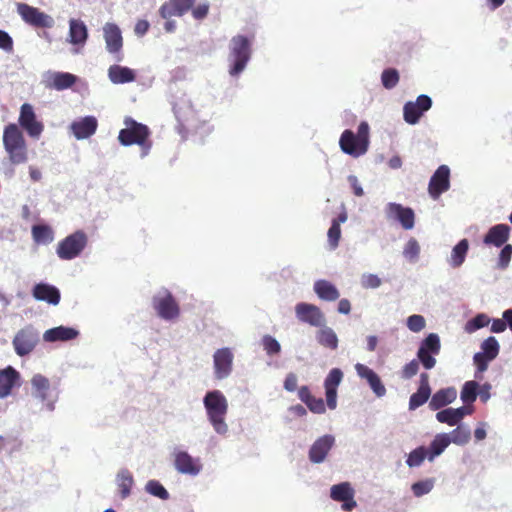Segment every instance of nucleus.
Returning a JSON list of instances; mask_svg holds the SVG:
<instances>
[{
	"label": "nucleus",
	"instance_id": "nucleus-61",
	"mask_svg": "<svg viewBox=\"0 0 512 512\" xmlns=\"http://www.w3.org/2000/svg\"><path fill=\"white\" fill-rule=\"evenodd\" d=\"M13 41L12 38L3 30H0V48L5 51L12 50Z\"/></svg>",
	"mask_w": 512,
	"mask_h": 512
},
{
	"label": "nucleus",
	"instance_id": "nucleus-24",
	"mask_svg": "<svg viewBox=\"0 0 512 512\" xmlns=\"http://www.w3.org/2000/svg\"><path fill=\"white\" fill-rule=\"evenodd\" d=\"M20 385V375L11 366L0 371V398L10 395L15 386Z\"/></svg>",
	"mask_w": 512,
	"mask_h": 512
},
{
	"label": "nucleus",
	"instance_id": "nucleus-60",
	"mask_svg": "<svg viewBox=\"0 0 512 512\" xmlns=\"http://www.w3.org/2000/svg\"><path fill=\"white\" fill-rule=\"evenodd\" d=\"M297 376L294 373L287 374L285 380H284V388L285 390L289 392H294L297 388Z\"/></svg>",
	"mask_w": 512,
	"mask_h": 512
},
{
	"label": "nucleus",
	"instance_id": "nucleus-27",
	"mask_svg": "<svg viewBox=\"0 0 512 512\" xmlns=\"http://www.w3.org/2000/svg\"><path fill=\"white\" fill-rule=\"evenodd\" d=\"M108 78L113 84H125L135 81L136 73L129 67L114 64L108 69Z\"/></svg>",
	"mask_w": 512,
	"mask_h": 512
},
{
	"label": "nucleus",
	"instance_id": "nucleus-34",
	"mask_svg": "<svg viewBox=\"0 0 512 512\" xmlns=\"http://www.w3.org/2000/svg\"><path fill=\"white\" fill-rule=\"evenodd\" d=\"M451 443L450 436L447 433L437 434L432 440L428 450V459L433 461L435 457L439 456Z\"/></svg>",
	"mask_w": 512,
	"mask_h": 512
},
{
	"label": "nucleus",
	"instance_id": "nucleus-4",
	"mask_svg": "<svg viewBox=\"0 0 512 512\" xmlns=\"http://www.w3.org/2000/svg\"><path fill=\"white\" fill-rule=\"evenodd\" d=\"M251 57V42L243 36L237 35L231 39L230 60L232 65L229 73L231 76L239 75L246 67Z\"/></svg>",
	"mask_w": 512,
	"mask_h": 512
},
{
	"label": "nucleus",
	"instance_id": "nucleus-28",
	"mask_svg": "<svg viewBox=\"0 0 512 512\" xmlns=\"http://www.w3.org/2000/svg\"><path fill=\"white\" fill-rule=\"evenodd\" d=\"M509 232L508 225L497 224L489 229L484 237V243L500 247L509 239Z\"/></svg>",
	"mask_w": 512,
	"mask_h": 512
},
{
	"label": "nucleus",
	"instance_id": "nucleus-31",
	"mask_svg": "<svg viewBox=\"0 0 512 512\" xmlns=\"http://www.w3.org/2000/svg\"><path fill=\"white\" fill-rule=\"evenodd\" d=\"M69 26L70 42L74 45H84L88 37L87 27L84 22L72 19L69 22Z\"/></svg>",
	"mask_w": 512,
	"mask_h": 512
},
{
	"label": "nucleus",
	"instance_id": "nucleus-53",
	"mask_svg": "<svg viewBox=\"0 0 512 512\" xmlns=\"http://www.w3.org/2000/svg\"><path fill=\"white\" fill-rule=\"evenodd\" d=\"M54 25V20L51 16L40 12L34 8V26L50 28Z\"/></svg>",
	"mask_w": 512,
	"mask_h": 512
},
{
	"label": "nucleus",
	"instance_id": "nucleus-57",
	"mask_svg": "<svg viewBox=\"0 0 512 512\" xmlns=\"http://www.w3.org/2000/svg\"><path fill=\"white\" fill-rule=\"evenodd\" d=\"M492 360L493 359H490L489 356L485 355L482 352L476 353L473 357L474 364L476 365L478 371H480V372L486 371L488 368L489 362Z\"/></svg>",
	"mask_w": 512,
	"mask_h": 512
},
{
	"label": "nucleus",
	"instance_id": "nucleus-25",
	"mask_svg": "<svg viewBox=\"0 0 512 512\" xmlns=\"http://www.w3.org/2000/svg\"><path fill=\"white\" fill-rule=\"evenodd\" d=\"M79 331L72 327L58 326L48 329L43 334V340L45 342H66L77 338Z\"/></svg>",
	"mask_w": 512,
	"mask_h": 512
},
{
	"label": "nucleus",
	"instance_id": "nucleus-48",
	"mask_svg": "<svg viewBox=\"0 0 512 512\" xmlns=\"http://www.w3.org/2000/svg\"><path fill=\"white\" fill-rule=\"evenodd\" d=\"M328 243L331 249H336L339 245L341 237V228L339 227V221H332V224L327 233Z\"/></svg>",
	"mask_w": 512,
	"mask_h": 512
},
{
	"label": "nucleus",
	"instance_id": "nucleus-16",
	"mask_svg": "<svg viewBox=\"0 0 512 512\" xmlns=\"http://www.w3.org/2000/svg\"><path fill=\"white\" fill-rule=\"evenodd\" d=\"M196 0H169L161 5L159 14L163 19L181 17L192 9Z\"/></svg>",
	"mask_w": 512,
	"mask_h": 512
},
{
	"label": "nucleus",
	"instance_id": "nucleus-37",
	"mask_svg": "<svg viewBox=\"0 0 512 512\" xmlns=\"http://www.w3.org/2000/svg\"><path fill=\"white\" fill-rule=\"evenodd\" d=\"M133 484L134 479L129 470L123 469L118 473L117 486L122 499H125L130 495Z\"/></svg>",
	"mask_w": 512,
	"mask_h": 512
},
{
	"label": "nucleus",
	"instance_id": "nucleus-63",
	"mask_svg": "<svg viewBox=\"0 0 512 512\" xmlns=\"http://www.w3.org/2000/svg\"><path fill=\"white\" fill-rule=\"evenodd\" d=\"M348 181H349V183L351 185V188L353 189V193L356 196H358V197L363 196L364 191H363V189H362V187H361V185H360V183L358 181V178L356 176H354V175H350L348 177Z\"/></svg>",
	"mask_w": 512,
	"mask_h": 512
},
{
	"label": "nucleus",
	"instance_id": "nucleus-30",
	"mask_svg": "<svg viewBox=\"0 0 512 512\" xmlns=\"http://www.w3.org/2000/svg\"><path fill=\"white\" fill-rule=\"evenodd\" d=\"M457 396L455 388H446L438 390L431 398L429 407L432 410H439L444 406L452 403Z\"/></svg>",
	"mask_w": 512,
	"mask_h": 512
},
{
	"label": "nucleus",
	"instance_id": "nucleus-26",
	"mask_svg": "<svg viewBox=\"0 0 512 512\" xmlns=\"http://www.w3.org/2000/svg\"><path fill=\"white\" fill-rule=\"evenodd\" d=\"M34 298L55 306L59 304L61 295L59 289L55 286L39 283L34 286Z\"/></svg>",
	"mask_w": 512,
	"mask_h": 512
},
{
	"label": "nucleus",
	"instance_id": "nucleus-18",
	"mask_svg": "<svg viewBox=\"0 0 512 512\" xmlns=\"http://www.w3.org/2000/svg\"><path fill=\"white\" fill-rule=\"evenodd\" d=\"M387 214L389 217L399 221L406 230H410L414 227L415 214L409 207H403L401 204L397 203H389L387 206Z\"/></svg>",
	"mask_w": 512,
	"mask_h": 512
},
{
	"label": "nucleus",
	"instance_id": "nucleus-9",
	"mask_svg": "<svg viewBox=\"0 0 512 512\" xmlns=\"http://www.w3.org/2000/svg\"><path fill=\"white\" fill-rule=\"evenodd\" d=\"M103 37L106 44V50L113 56L116 62L124 59L122 32L117 24L106 23L103 26Z\"/></svg>",
	"mask_w": 512,
	"mask_h": 512
},
{
	"label": "nucleus",
	"instance_id": "nucleus-23",
	"mask_svg": "<svg viewBox=\"0 0 512 512\" xmlns=\"http://www.w3.org/2000/svg\"><path fill=\"white\" fill-rule=\"evenodd\" d=\"M98 127L97 119L94 116H86L78 121H74L70 128L76 139H86L92 136Z\"/></svg>",
	"mask_w": 512,
	"mask_h": 512
},
{
	"label": "nucleus",
	"instance_id": "nucleus-2",
	"mask_svg": "<svg viewBox=\"0 0 512 512\" xmlns=\"http://www.w3.org/2000/svg\"><path fill=\"white\" fill-rule=\"evenodd\" d=\"M126 128L121 129L118 135V140L123 146L139 145L142 150V157L148 155L152 146L149 140L150 130L141 123L136 122L130 117L124 121Z\"/></svg>",
	"mask_w": 512,
	"mask_h": 512
},
{
	"label": "nucleus",
	"instance_id": "nucleus-46",
	"mask_svg": "<svg viewBox=\"0 0 512 512\" xmlns=\"http://www.w3.org/2000/svg\"><path fill=\"white\" fill-rule=\"evenodd\" d=\"M146 491L153 496H156L162 500H167L169 498L168 491L164 488V486L157 480H150L146 484Z\"/></svg>",
	"mask_w": 512,
	"mask_h": 512
},
{
	"label": "nucleus",
	"instance_id": "nucleus-40",
	"mask_svg": "<svg viewBox=\"0 0 512 512\" xmlns=\"http://www.w3.org/2000/svg\"><path fill=\"white\" fill-rule=\"evenodd\" d=\"M451 443L456 445H465L471 438V432L468 428L458 426L450 434Z\"/></svg>",
	"mask_w": 512,
	"mask_h": 512
},
{
	"label": "nucleus",
	"instance_id": "nucleus-21",
	"mask_svg": "<svg viewBox=\"0 0 512 512\" xmlns=\"http://www.w3.org/2000/svg\"><path fill=\"white\" fill-rule=\"evenodd\" d=\"M355 369L360 378L366 379L370 388L378 397H382L385 395L386 388L376 372H374L371 368L361 363H357L355 365Z\"/></svg>",
	"mask_w": 512,
	"mask_h": 512
},
{
	"label": "nucleus",
	"instance_id": "nucleus-20",
	"mask_svg": "<svg viewBox=\"0 0 512 512\" xmlns=\"http://www.w3.org/2000/svg\"><path fill=\"white\" fill-rule=\"evenodd\" d=\"M174 465L182 474L197 475L202 469L199 459L193 458L185 451L175 453Z\"/></svg>",
	"mask_w": 512,
	"mask_h": 512
},
{
	"label": "nucleus",
	"instance_id": "nucleus-47",
	"mask_svg": "<svg viewBox=\"0 0 512 512\" xmlns=\"http://www.w3.org/2000/svg\"><path fill=\"white\" fill-rule=\"evenodd\" d=\"M19 120H20L22 127L28 132V134L32 135V106L31 105L24 104L22 106Z\"/></svg>",
	"mask_w": 512,
	"mask_h": 512
},
{
	"label": "nucleus",
	"instance_id": "nucleus-62",
	"mask_svg": "<svg viewBox=\"0 0 512 512\" xmlns=\"http://www.w3.org/2000/svg\"><path fill=\"white\" fill-rule=\"evenodd\" d=\"M150 24L147 20H138L135 24L134 32L137 36H144L149 30Z\"/></svg>",
	"mask_w": 512,
	"mask_h": 512
},
{
	"label": "nucleus",
	"instance_id": "nucleus-3",
	"mask_svg": "<svg viewBox=\"0 0 512 512\" xmlns=\"http://www.w3.org/2000/svg\"><path fill=\"white\" fill-rule=\"evenodd\" d=\"M339 145L341 150L353 157L365 154L369 146V125L363 121L359 124L357 134L347 129L341 134Z\"/></svg>",
	"mask_w": 512,
	"mask_h": 512
},
{
	"label": "nucleus",
	"instance_id": "nucleus-39",
	"mask_svg": "<svg viewBox=\"0 0 512 512\" xmlns=\"http://www.w3.org/2000/svg\"><path fill=\"white\" fill-rule=\"evenodd\" d=\"M478 383L476 381H467L461 390V400L465 404H472L477 399Z\"/></svg>",
	"mask_w": 512,
	"mask_h": 512
},
{
	"label": "nucleus",
	"instance_id": "nucleus-11",
	"mask_svg": "<svg viewBox=\"0 0 512 512\" xmlns=\"http://www.w3.org/2000/svg\"><path fill=\"white\" fill-rule=\"evenodd\" d=\"M295 314L300 322L307 323L310 326L322 327L326 323L324 313L314 304L305 302L296 304Z\"/></svg>",
	"mask_w": 512,
	"mask_h": 512
},
{
	"label": "nucleus",
	"instance_id": "nucleus-8",
	"mask_svg": "<svg viewBox=\"0 0 512 512\" xmlns=\"http://www.w3.org/2000/svg\"><path fill=\"white\" fill-rule=\"evenodd\" d=\"M441 343L440 338L435 333H430L420 344L417 352V358L426 370L435 367V356L440 353Z\"/></svg>",
	"mask_w": 512,
	"mask_h": 512
},
{
	"label": "nucleus",
	"instance_id": "nucleus-59",
	"mask_svg": "<svg viewBox=\"0 0 512 512\" xmlns=\"http://www.w3.org/2000/svg\"><path fill=\"white\" fill-rule=\"evenodd\" d=\"M192 15L196 20H202L204 19L209 12V4L208 3H202L199 4L196 7H192Z\"/></svg>",
	"mask_w": 512,
	"mask_h": 512
},
{
	"label": "nucleus",
	"instance_id": "nucleus-14",
	"mask_svg": "<svg viewBox=\"0 0 512 512\" xmlns=\"http://www.w3.org/2000/svg\"><path fill=\"white\" fill-rule=\"evenodd\" d=\"M354 494V489L349 482L333 485L330 489V497L334 501L342 502V509L344 511H352L357 506Z\"/></svg>",
	"mask_w": 512,
	"mask_h": 512
},
{
	"label": "nucleus",
	"instance_id": "nucleus-6",
	"mask_svg": "<svg viewBox=\"0 0 512 512\" xmlns=\"http://www.w3.org/2000/svg\"><path fill=\"white\" fill-rule=\"evenodd\" d=\"M58 399L56 387L51 386L49 380L42 375H34V400L39 404L40 412H52Z\"/></svg>",
	"mask_w": 512,
	"mask_h": 512
},
{
	"label": "nucleus",
	"instance_id": "nucleus-36",
	"mask_svg": "<svg viewBox=\"0 0 512 512\" xmlns=\"http://www.w3.org/2000/svg\"><path fill=\"white\" fill-rule=\"evenodd\" d=\"M469 249V242L467 239H462L454 246L449 259V264L453 268L460 267L466 258Z\"/></svg>",
	"mask_w": 512,
	"mask_h": 512
},
{
	"label": "nucleus",
	"instance_id": "nucleus-41",
	"mask_svg": "<svg viewBox=\"0 0 512 512\" xmlns=\"http://www.w3.org/2000/svg\"><path fill=\"white\" fill-rule=\"evenodd\" d=\"M426 457H428V450L424 446H420L409 453L406 463L409 467H417Z\"/></svg>",
	"mask_w": 512,
	"mask_h": 512
},
{
	"label": "nucleus",
	"instance_id": "nucleus-49",
	"mask_svg": "<svg viewBox=\"0 0 512 512\" xmlns=\"http://www.w3.org/2000/svg\"><path fill=\"white\" fill-rule=\"evenodd\" d=\"M434 487V480L426 479L423 481H418L414 483L411 487L413 494L416 497H421L425 494H428Z\"/></svg>",
	"mask_w": 512,
	"mask_h": 512
},
{
	"label": "nucleus",
	"instance_id": "nucleus-12",
	"mask_svg": "<svg viewBox=\"0 0 512 512\" xmlns=\"http://www.w3.org/2000/svg\"><path fill=\"white\" fill-rule=\"evenodd\" d=\"M432 106V100L427 95H419L415 102L409 101L403 107L404 120L411 125L416 124L424 112Z\"/></svg>",
	"mask_w": 512,
	"mask_h": 512
},
{
	"label": "nucleus",
	"instance_id": "nucleus-15",
	"mask_svg": "<svg viewBox=\"0 0 512 512\" xmlns=\"http://www.w3.org/2000/svg\"><path fill=\"white\" fill-rule=\"evenodd\" d=\"M343 379V372L339 368H333L324 381L326 403L329 409L337 406V388Z\"/></svg>",
	"mask_w": 512,
	"mask_h": 512
},
{
	"label": "nucleus",
	"instance_id": "nucleus-33",
	"mask_svg": "<svg viewBox=\"0 0 512 512\" xmlns=\"http://www.w3.org/2000/svg\"><path fill=\"white\" fill-rule=\"evenodd\" d=\"M16 353L24 356L32 350V332L30 329L20 331L13 341Z\"/></svg>",
	"mask_w": 512,
	"mask_h": 512
},
{
	"label": "nucleus",
	"instance_id": "nucleus-45",
	"mask_svg": "<svg viewBox=\"0 0 512 512\" xmlns=\"http://www.w3.org/2000/svg\"><path fill=\"white\" fill-rule=\"evenodd\" d=\"M489 323L490 318L486 314H478L466 323L465 331L473 333L480 328L486 327Z\"/></svg>",
	"mask_w": 512,
	"mask_h": 512
},
{
	"label": "nucleus",
	"instance_id": "nucleus-51",
	"mask_svg": "<svg viewBox=\"0 0 512 512\" xmlns=\"http://www.w3.org/2000/svg\"><path fill=\"white\" fill-rule=\"evenodd\" d=\"M426 321L422 315L414 314L407 318V327L412 332H420L425 328Z\"/></svg>",
	"mask_w": 512,
	"mask_h": 512
},
{
	"label": "nucleus",
	"instance_id": "nucleus-54",
	"mask_svg": "<svg viewBox=\"0 0 512 512\" xmlns=\"http://www.w3.org/2000/svg\"><path fill=\"white\" fill-rule=\"evenodd\" d=\"M308 409L316 414H323L326 411L325 403L322 398H316L314 396L311 397V399L305 403Z\"/></svg>",
	"mask_w": 512,
	"mask_h": 512
},
{
	"label": "nucleus",
	"instance_id": "nucleus-35",
	"mask_svg": "<svg viewBox=\"0 0 512 512\" xmlns=\"http://www.w3.org/2000/svg\"><path fill=\"white\" fill-rule=\"evenodd\" d=\"M318 343L328 349L336 350L338 347V337L332 328L325 325L316 334Z\"/></svg>",
	"mask_w": 512,
	"mask_h": 512
},
{
	"label": "nucleus",
	"instance_id": "nucleus-32",
	"mask_svg": "<svg viewBox=\"0 0 512 512\" xmlns=\"http://www.w3.org/2000/svg\"><path fill=\"white\" fill-rule=\"evenodd\" d=\"M77 78L75 75L66 72H56L48 77L49 86L56 90H64L73 86Z\"/></svg>",
	"mask_w": 512,
	"mask_h": 512
},
{
	"label": "nucleus",
	"instance_id": "nucleus-58",
	"mask_svg": "<svg viewBox=\"0 0 512 512\" xmlns=\"http://www.w3.org/2000/svg\"><path fill=\"white\" fill-rule=\"evenodd\" d=\"M361 282L364 288H377L381 285V279L375 274L363 275Z\"/></svg>",
	"mask_w": 512,
	"mask_h": 512
},
{
	"label": "nucleus",
	"instance_id": "nucleus-38",
	"mask_svg": "<svg viewBox=\"0 0 512 512\" xmlns=\"http://www.w3.org/2000/svg\"><path fill=\"white\" fill-rule=\"evenodd\" d=\"M54 241V231L51 226L46 224L34 225V242L37 244L48 245Z\"/></svg>",
	"mask_w": 512,
	"mask_h": 512
},
{
	"label": "nucleus",
	"instance_id": "nucleus-44",
	"mask_svg": "<svg viewBox=\"0 0 512 512\" xmlns=\"http://www.w3.org/2000/svg\"><path fill=\"white\" fill-rule=\"evenodd\" d=\"M420 254V246L418 241L415 238H410L407 243L405 244L403 255L404 257L411 261L415 262L417 261Z\"/></svg>",
	"mask_w": 512,
	"mask_h": 512
},
{
	"label": "nucleus",
	"instance_id": "nucleus-43",
	"mask_svg": "<svg viewBox=\"0 0 512 512\" xmlns=\"http://www.w3.org/2000/svg\"><path fill=\"white\" fill-rule=\"evenodd\" d=\"M399 79H400L399 73L394 68L385 69L381 75L382 85L386 89H392V88L396 87L399 82Z\"/></svg>",
	"mask_w": 512,
	"mask_h": 512
},
{
	"label": "nucleus",
	"instance_id": "nucleus-29",
	"mask_svg": "<svg viewBox=\"0 0 512 512\" xmlns=\"http://www.w3.org/2000/svg\"><path fill=\"white\" fill-rule=\"evenodd\" d=\"M314 292L323 300L332 302L339 298L340 293L336 286L327 280H318L314 283Z\"/></svg>",
	"mask_w": 512,
	"mask_h": 512
},
{
	"label": "nucleus",
	"instance_id": "nucleus-42",
	"mask_svg": "<svg viewBox=\"0 0 512 512\" xmlns=\"http://www.w3.org/2000/svg\"><path fill=\"white\" fill-rule=\"evenodd\" d=\"M481 349L482 353L494 360L499 354L500 346L496 338L490 336L482 342Z\"/></svg>",
	"mask_w": 512,
	"mask_h": 512
},
{
	"label": "nucleus",
	"instance_id": "nucleus-56",
	"mask_svg": "<svg viewBox=\"0 0 512 512\" xmlns=\"http://www.w3.org/2000/svg\"><path fill=\"white\" fill-rule=\"evenodd\" d=\"M512 257V245H505L499 254L498 266L502 269L506 268Z\"/></svg>",
	"mask_w": 512,
	"mask_h": 512
},
{
	"label": "nucleus",
	"instance_id": "nucleus-55",
	"mask_svg": "<svg viewBox=\"0 0 512 512\" xmlns=\"http://www.w3.org/2000/svg\"><path fill=\"white\" fill-rule=\"evenodd\" d=\"M419 360L413 359L409 363H407L401 371V376L404 379H410L418 373L419 370Z\"/></svg>",
	"mask_w": 512,
	"mask_h": 512
},
{
	"label": "nucleus",
	"instance_id": "nucleus-22",
	"mask_svg": "<svg viewBox=\"0 0 512 512\" xmlns=\"http://www.w3.org/2000/svg\"><path fill=\"white\" fill-rule=\"evenodd\" d=\"M431 395V388L429 384V375L421 373L419 379V387L415 393L410 396L409 409L415 410L425 404Z\"/></svg>",
	"mask_w": 512,
	"mask_h": 512
},
{
	"label": "nucleus",
	"instance_id": "nucleus-64",
	"mask_svg": "<svg viewBox=\"0 0 512 512\" xmlns=\"http://www.w3.org/2000/svg\"><path fill=\"white\" fill-rule=\"evenodd\" d=\"M18 12L26 22L32 23V8L31 7H29L28 5H25V4H19Z\"/></svg>",
	"mask_w": 512,
	"mask_h": 512
},
{
	"label": "nucleus",
	"instance_id": "nucleus-1",
	"mask_svg": "<svg viewBox=\"0 0 512 512\" xmlns=\"http://www.w3.org/2000/svg\"><path fill=\"white\" fill-rule=\"evenodd\" d=\"M203 403L214 430L218 434H226L228 425L225 422V417L228 411V402L223 393L219 390L209 391L206 393Z\"/></svg>",
	"mask_w": 512,
	"mask_h": 512
},
{
	"label": "nucleus",
	"instance_id": "nucleus-52",
	"mask_svg": "<svg viewBox=\"0 0 512 512\" xmlns=\"http://www.w3.org/2000/svg\"><path fill=\"white\" fill-rule=\"evenodd\" d=\"M262 343L264 350L268 355H276L281 351V346L279 342L270 335L264 336Z\"/></svg>",
	"mask_w": 512,
	"mask_h": 512
},
{
	"label": "nucleus",
	"instance_id": "nucleus-7",
	"mask_svg": "<svg viewBox=\"0 0 512 512\" xmlns=\"http://www.w3.org/2000/svg\"><path fill=\"white\" fill-rule=\"evenodd\" d=\"M88 243L85 232L78 230L61 240L57 245V255L62 260H72L78 257Z\"/></svg>",
	"mask_w": 512,
	"mask_h": 512
},
{
	"label": "nucleus",
	"instance_id": "nucleus-19",
	"mask_svg": "<svg viewBox=\"0 0 512 512\" xmlns=\"http://www.w3.org/2000/svg\"><path fill=\"white\" fill-rule=\"evenodd\" d=\"M334 445V437L331 435H324L318 438L309 450V460L312 463H322L332 446Z\"/></svg>",
	"mask_w": 512,
	"mask_h": 512
},
{
	"label": "nucleus",
	"instance_id": "nucleus-17",
	"mask_svg": "<svg viewBox=\"0 0 512 512\" xmlns=\"http://www.w3.org/2000/svg\"><path fill=\"white\" fill-rule=\"evenodd\" d=\"M213 358L216 378H226L232 371V352L229 348H221L214 353Z\"/></svg>",
	"mask_w": 512,
	"mask_h": 512
},
{
	"label": "nucleus",
	"instance_id": "nucleus-13",
	"mask_svg": "<svg viewBox=\"0 0 512 512\" xmlns=\"http://www.w3.org/2000/svg\"><path fill=\"white\" fill-rule=\"evenodd\" d=\"M450 187V170L448 166L441 165L432 175L428 192L433 199H438L440 195L446 192Z\"/></svg>",
	"mask_w": 512,
	"mask_h": 512
},
{
	"label": "nucleus",
	"instance_id": "nucleus-5",
	"mask_svg": "<svg viewBox=\"0 0 512 512\" xmlns=\"http://www.w3.org/2000/svg\"><path fill=\"white\" fill-rule=\"evenodd\" d=\"M3 143L12 162L21 163L26 160V145L17 125L10 124L5 128Z\"/></svg>",
	"mask_w": 512,
	"mask_h": 512
},
{
	"label": "nucleus",
	"instance_id": "nucleus-10",
	"mask_svg": "<svg viewBox=\"0 0 512 512\" xmlns=\"http://www.w3.org/2000/svg\"><path fill=\"white\" fill-rule=\"evenodd\" d=\"M152 305L157 315L164 320H174L180 315V308L169 291L153 297Z\"/></svg>",
	"mask_w": 512,
	"mask_h": 512
},
{
	"label": "nucleus",
	"instance_id": "nucleus-50",
	"mask_svg": "<svg viewBox=\"0 0 512 512\" xmlns=\"http://www.w3.org/2000/svg\"><path fill=\"white\" fill-rule=\"evenodd\" d=\"M436 419L440 423H446L449 426H454L459 423L456 418L454 408H447V409L437 412Z\"/></svg>",
	"mask_w": 512,
	"mask_h": 512
}]
</instances>
